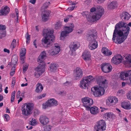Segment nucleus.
<instances>
[{"label": "nucleus", "mask_w": 131, "mask_h": 131, "mask_svg": "<svg viewBox=\"0 0 131 131\" xmlns=\"http://www.w3.org/2000/svg\"><path fill=\"white\" fill-rule=\"evenodd\" d=\"M101 69L104 72L107 73L111 71L112 67L110 63H104L102 64Z\"/></svg>", "instance_id": "obj_12"}, {"label": "nucleus", "mask_w": 131, "mask_h": 131, "mask_svg": "<svg viewBox=\"0 0 131 131\" xmlns=\"http://www.w3.org/2000/svg\"><path fill=\"white\" fill-rule=\"evenodd\" d=\"M83 105L86 108H90L93 104V100L88 97H85L82 99Z\"/></svg>", "instance_id": "obj_10"}, {"label": "nucleus", "mask_w": 131, "mask_h": 131, "mask_svg": "<svg viewBox=\"0 0 131 131\" xmlns=\"http://www.w3.org/2000/svg\"><path fill=\"white\" fill-rule=\"evenodd\" d=\"M118 4L115 1H113L109 3L108 5V8L110 9H115L117 7Z\"/></svg>", "instance_id": "obj_27"}, {"label": "nucleus", "mask_w": 131, "mask_h": 131, "mask_svg": "<svg viewBox=\"0 0 131 131\" xmlns=\"http://www.w3.org/2000/svg\"><path fill=\"white\" fill-rule=\"evenodd\" d=\"M51 107L48 101L45 103H44L42 105V108L43 109L47 108L48 107Z\"/></svg>", "instance_id": "obj_38"}, {"label": "nucleus", "mask_w": 131, "mask_h": 131, "mask_svg": "<svg viewBox=\"0 0 131 131\" xmlns=\"http://www.w3.org/2000/svg\"><path fill=\"white\" fill-rule=\"evenodd\" d=\"M26 53V50L25 48H22L20 52V56H25Z\"/></svg>", "instance_id": "obj_41"}, {"label": "nucleus", "mask_w": 131, "mask_h": 131, "mask_svg": "<svg viewBox=\"0 0 131 131\" xmlns=\"http://www.w3.org/2000/svg\"><path fill=\"white\" fill-rule=\"evenodd\" d=\"M68 26H65L64 27V30H65L68 34L71 32L73 30V28L74 27V25L71 23H69L68 24Z\"/></svg>", "instance_id": "obj_21"}, {"label": "nucleus", "mask_w": 131, "mask_h": 131, "mask_svg": "<svg viewBox=\"0 0 131 131\" xmlns=\"http://www.w3.org/2000/svg\"><path fill=\"white\" fill-rule=\"evenodd\" d=\"M34 113L36 115H37L40 112L38 110H34Z\"/></svg>", "instance_id": "obj_61"}, {"label": "nucleus", "mask_w": 131, "mask_h": 131, "mask_svg": "<svg viewBox=\"0 0 131 131\" xmlns=\"http://www.w3.org/2000/svg\"><path fill=\"white\" fill-rule=\"evenodd\" d=\"M74 74L75 80H78L82 77L83 71L79 67H77L74 71Z\"/></svg>", "instance_id": "obj_13"}, {"label": "nucleus", "mask_w": 131, "mask_h": 131, "mask_svg": "<svg viewBox=\"0 0 131 131\" xmlns=\"http://www.w3.org/2000/svg\"><path fill=\"white\" fill-rule=\"evenodd\" d=\"M60 51V47L58 44H55L48 51L49 55L54 56L58 54Z\"/></svg>", "instance_id": "obj_9"}, {"label": "nucleus", "mask_w": 131, "mask_h": 131, "mask_svg": "<svg viewBox=\"0 0 131 131\" xmlns=\"http://www.w3.org/2000/svg\"><path fill=\"white\" fill-rule=\"evenodd\" d=\"M121 106L124 108L126 110H129L131 108V105L129 102H124L121 104Z\"/></svg>", "instance_id": "obj_26"}, {"label": "nucleus", "mask_w": 131, "mask_h": 131, "mask_svg": "<svg viewBox=\"0 0 131 131\" xmlns=\"http://www.w3.org/2000/svg\"><path fill=\"white\" fill-rule=\"evenodd\" d=\"M106 124L105 121L101 120L97 121L94 127V131H104L106 128Z\"/></svg>", "instance_id": "obj_5"}, {"label": "nucleus", "mask_w": 131, "mask_h": 131, "mask_svg": "<svg viewBox=\"0 0 131 131\" xmlns=\"http://www.w3.org/2000/svg\"><path fill=\"white\" fill-rule=\"evenodd\" d=\"M123 63L127 67H131V54H127L123 57Z\"/></svg>", "instance_id": "obj_11"}, {"label": "nucleus", "mask_w": 131, "mask_h": 131, "mask_svg": "<svg viewBox=\"0 0 131 131\" xmlns=\"http://www.w3.org/2000/svg\"><path fill=\"white\" fill-rule=\"evenodd\" d=\"M68 34L65 30L62 31L61 33L60 39L61 40L63 39L65 37L68 35Z\"/></svg>", "instance_id": "obj_33"}, {"label": "nucleus", "mask_w": 131, "mask_h": 131, "mask_svg": "<svg viewBox=\"0 0 131 131\" xmlns=\"http://www.w3.org/2000/svg\"><path fill=\"white\" fill-rule=\"evenodd\" d=\"M20 91H18L17 92L16 96L17 99L19 98V96H20Z\"/></svg>", "instance_id": "obj_56"}, {"label": "nucleus", "mask_w": 131, "mask_h": 131, "mask_svg": "<svg viewBox=\"0 0 131 131\" xmlns=\"http://www.w3.org/2000/svg\"><path fill=\"white\" fill-rule=\"evenodd\" d=\"M75 7V6H73L72 7H69L68 8V9L71 11H72L74 9Z\"/></svg>", "instance_id": "obj_60"}, {"label": "nucleus", "mask_w": 131, "mask_h": 131, "mask_svg": "<svg viewBox=\"0 0 131 131\" xmlns=\"http://www.w3.org/2000/svg\"><path fill=\"white\" fill-rule=\"evenodd\" d=\"M51 12L49 10H46L42 15V20L43 21L45 22L49 19V17Z\"/></svg>", "instance_id": "obj_19"}, {"label": "nucleus", "mask_w": 131, "mask_h": 131, "mask_svg": "<svg viewBox=\"0 0 131 131\" xmlns=\"http://www.w3.org/2000/svg\"><path fill=\"white\" fill-rule=\"evenodd\" d=\"M51 107L57 106L58 102L54 99H50L48 100Z\"/></svg>", "instance_id": "obj_28"}, {"label": "nucleus", "mask_w": 131, "mask_h": 131, "mask_svg": "<svg viewBox=\"0 0 131 131\" xmlns=\"http://www.w3.org/2000/svg\"><path fill=\"white\" fill-rule=\"evenodd\" d=\"M97 80V83L99 87H94L93 88L95 90L94 92V95L95 97L100 96L104 94L105 93V88L107 86V81L105 78L102 77L99 78Z\"/></svg>", "instance_id": "obj_2"}, {"label": "nucleus", "mask_w": 131, "mask_h": 131, "mask_svg": "<svg viewBox=\"0 0 131 131\" xmlns=\"http://www.w3.org/2000/svg\"><path fill=\"white\" fill-rule=\"evenodd\" d=\"M36 86L35 91L37 93L40 92L43 89L42 85L40 83H37L36 85Z\"/></svg>", "instance_id": "obj_29"}, {"label": "nucleus", "mask_w": 131, "mask_h": 131, "mask_svg": "<svg viewBox=\"0 0 131 131\" xmlns=\"http://www.w3.org/2000/svg\"><path fill=\"white\" fill-rule=\"evenodd\" d=\"M28 68V65H27L26 67L24 66L23 68V71H27Z\"/></svg>", "instance_id": "obj_64"}, {"label": "nucleus", "mask_w": 131, "mask_h": 131, "mask_svg": "<svg viewBox=\"0 0 131 131\" xmlns=\"http://www.w3.org/2000/svg\"><path fill=\"white\" fill-rule=\"evenodd\" d=\"M124 93V91L122 90H119L118 91L117 93V95L118 96H120L122 95Z\"/></svg>", "instance_id": "obj_48"}, {"label": "nucleus", "mask_w": 131, "mask_h": 131, "mask_svg": "<svg viewBox=\"0 0 131 131\" xmlns=\"http://www.w3.org/2000/svg\"><path fill=\"white\" fill-rule=\"evenodd\" d=\"M45 64L44 63L42 65H40L35 68V70L38 72L42 74L45 71Z\"/></svg>", "instance_id": "obj_25"}, {"label": "nucleus", "mask_w": 131, "mask_h": 131, "mask_svg": "<svg viewBox=\"0 0 131 131\" xmlns=\"http://www.w3.org/2000/svg\"><path fill=\"white\" fill-rule=\"evenodd\" d=\"M25 37L27 39L26 43L29 44L30 42V36L28 32L26 33Z\"/></svg>", "instance_id": "obj_42"}, {"label": "nucleus", "mask_w": 131, "mask_h": 131, "mask_svg": "<svg viewBox=\"0 0 131 131\" xmlns=\"http://www.w3.org/2000/svg\"><path fill=\"white\" fill-rule=\"evenodd\" d=\"M36 120L34 118H32L31 121L29 122V124L32 126H34L36 124Z\"/></svg>", "instance_id": "obj_46"}, {"label": "nucleus", "mask_w": 131, "mask_h": 131, "mask_svg": "<svg viewBox=\"0 0 131 131\" xmlns=\"http://www.w3.org/2000/svg\"><path fill=\"white\" fill-rule=\"evenodd\" d=\"M130 17V15L126 12H123L121 15V18L125 20H129Z\"/></svg>", "instance_id": "obj_23"}, {"label": "nucleus", "mask_w": 131, "mask_h": 131, "mask_svg": "<svg viewBox=\"0 0 131 131\" xmlns=\"http://www.w3.org/2000/svg\"><path fill=\"white\" fill-rule=\"evenodd\" d=\"M52 126L50 125H46L44 127L43 131H50L52 128Z\"/></svg>", "instance_id": "obj_40"}, {"label": "nucleus", "mask_w": 131, "mask_h": 131, "mask_svg": "<svg viewBox=\"0 0 131 131\" xmlns=\"http://www.w3.org/2000/svg\"><path fill=\"white\" fill-rule=\"evenodd\" d=\"M90 111L91 114L94 115L98 113L99 111L98 108L96 106L91 107L90 109Z\"/></svg>", "instance_id": "obj_31"}, {"label": "nucleus", "mask_w": 131, "mask_h": 131, "mask_svg": "<svg viewBox=\"0 0 131 131\" xmlns=\"http://www.w3.org/2000/svg\"><path fill=\"white\" fill-rule=\"evenodd\" d=\"M41 74H42L39 73L36 71L35 73V77L37 78L39 77L40 75H41Z\"/></svg>", "instance_id": "obj_54"}, {"label": "nucleus", "mask_w": 131, "mask_h": 131, "mask_svg": "<svg viewBox=\"0 0 131 131\" xmlns=\"http://www.w3.org/2000/svg\"><path fill=\"white\" fill-rule=\"evenodd\" d=\"M118 102V100L115 96H110L108 97L106 100V105L109 106L115 105Z\"/></svg>", "instance_id": "obj_7"}, {"label": "nucleus", "mask_w": 131, "mask_h": 131, "mask_svg": "<svg viewBox=\"0 0 131 131\" xmlns=\"http://www.w3.org/2000/svg\"><path fill=\"white\" fill-rule=\"evenodd\" d=\"M50 70L52 71H54L57 69V65L54 63L51 64L50 66Z\"/></svg>", "instance_id": "obj_36"}, {"label": "nucleus", "mask_w": 131, "mask_h": 131, "mask_svg": "<svg viewBox=\"0 0 131 131\" xmlns=\"http://www.w3.org/2000/svg\"><path fill=\"white\" fill-rule=\"evenodd\" d=\"M81 14L84 17H86L88 21H91L90 19L91 17V15H90V12H89L88 11H85L83 12ZM90 14L91 13H90Z\"/></svg>", "instance_id": "obj_30"}, {"label": "nucleus", "mask_w": 131, "mask_h": 131, "mask_svg": "<svg viewBox=\"0 0 131 131\" xmlns=\"http://www.w3.org/2000/svg\"><path fill=\"white\" fill-rule=\"evenodd\" d=\"M79 43L77 42H71L69 46L70 50L72 52L75 51L79 48Z\"/></svg>", "instance_id": "obj_15"}, {"label": "nucleus", "mask_w": 131, "mask_h": 131, "mask_svg": "<svg viewBox=\"0 0 131 131\" xmlns=\"http://www.w3.org/2000/svg\"><path fill=\"white\" fill-rule=\"evenodd\" d=\"M6 27L5 25L2 24L0 25V30H5Z\"/></svg>", "instance_id": "obj_53"}, {"label": "nucleus", "mask_w": 131, "mask_h": 131, "mask_svg": "<svg viewBox=\"0 0 131 131\" xmlns=\"http://www.w3.org/2000/svg\"><path fill=\"white\" fill-rule=\"evenodd\" d=\"M20 62L22 63H23L24 62V59L25 57V56H20Z\"/></svg>", "instance_id": "obj_52"}, {"label": "nucleus", "mask_w": 131, "mask_h": 131, "mask_svg": "<svg viewBox=\"0 0 131 131\" xmlns=\"http://www.w3.org/2000/svg\"><path fill=\"white\" fill-rule=\"evenodd\" d=\"M53 30H49L46 29L43 30L42 31L43 34L46 36L42 39V43L45 47H48L49 45L53 41L54 38V36L53 35Z\"/></svg>", "instance_id": "obj_3"}, {"label": "nucleus", "mask_w": 131, "mask_h": 131, "mask_svg": "<svg viewBox=\"0 0 131 131\" xmlns=\"http://www.w3.org/2000/svg\"><path fill=\"white\" fill-rule=\"evenodd\" d=\"M111 61L112 63L116 64H119V63H118V62L117 60L114 57L112 59Z\"/></svg>", "instance_id": "obj_47"}, {"label": "nucleus", "mask_w": 131, "mask_h": 131, "mask_svg": "<svg viewBox=\"0 0 131 131\" xmlns=\"http://www.w3.org/2000/svg\"><path fill=\"white\" fill-rule=\"evenodd\" d=\"M105 115L108 118H112L115 117V115L112 112H107L106 113Z\"/></svg>", "instance_id": "obj_39"}, {"label": "nucleus", "mask_w": 131, "mask_h": 131, "mask_svg": "<svg viewBox=\"0 0 131 131\" xmlns=\"http://www.w3.org/2000/svg\"><path fill=\"white\" fill-rule=\"evenodd\" d=\"M33 107L32 103H29L27 104L22 110V114L25 116H28L31 113V111Z\"/></svg>", "instance_id": "obj_8"}, {"label": "nucleus", "mask_w": 131, "mask_h": 131, "mask_svg": "<svg viewBox=\"0 0 131 131\" xmlns=\"http://www.w3.org/2000/svg\"><path fill=\"white\" fill-rule=\"evenodd\" d=\"M82 57L85 61H86L90 59L91 56L89 52L85 51L82 54Z\"/></svg>", "instance_id": "obj_22"}, {"label": "nucleus", "mask_w": 131, "mask_h": 131, "mask_svg": "<svg viewBox=\"0 0 131 131\" xmlns=\"http://www.w3.org/2000/svg\"><path fill=\"white\" fill-rule=\"evenodd\" d=\"M46 57V53L45 51H43L42 52L38 58V62L40 63H42L45 59V58Z\"/></svg>", "instance_id": "obj_20"}, {"label": "nucleus", "mask_w": 131, "mask_h": 131, "mask_svg": "<svg viewBox=\"0 0 131 131\" xmlns=\"http://www.w3.org/2000/svg\"><path fill=\"white\" fill-rule=\"evenodd\" d=\"M61 24L60 22H57L55 25V29H57L60 28Z\"/></svg>", "instance_id": "obj_45"}, {"label": "nucleus", "mask_w": 131, "mask_h": 131, "mask_svg": "<svg viewBox=\"0 0 131 131\" xmlns=\"http://www.w3.org/2000/svg\"><path fill=\"white\" fill-rule=\"evenodd\" d=\"M73 17V16L72 15H67L64 18V21L65 23L68 22L70 18H72Z\"/></svg>", "instance_id": "obj_43"}, {"label": "nucleus", "mask_w": 131, "mask_h": 131, "mask_svg": "<svg viewBox=\"0 0 131 131\" xmlns=\"http://www.w3.org/2000/svg\"><path fill=\"white\" fill-rule=\"evenodd\" d=\"M101 51L106 56H109L111 55L112 54L111 51L105 47H104L102 48Z\"/></svg>", "instance_id": "obj_24"}, {"label": "nucleus", "mask_w": 131, "mask_h": 131, "mask_svg": "<svg viewBox=\"0 0 131 131\" xmlns=\"http://www.w3.org/2000/svg\"><path fill=\"white\" fill-rule=\"evenodd\" d=\"M13 67L12 68V69L11 71H14L15 72V68L16 67V65H13Z\"/></svg>", "instance_id": "obj_63"}, {"label": "nucleus", "mask_w": 131, "mask_h": 131, "mask_svg": "<svg viewBox=\"0 0 131 131\" xmlns=\"http://www.w3.org/2000/svg\"><path fill=\"white\" fill-rule=\"evenodd\" d=\"M16 40L14 39L13 40L10 45V48L11 49L13 50L16 47Z\"/></svg>", "instance_id": "obj_37"}, {"label": "nucleus", "mask_w": 131, "mask_h": 131, "mask_svg": "<svg viewBox=\"0 0 131 131\" xmlns=\"http://www.w3.org/2000/svg\"><path fill=\"white\" fill-rule=\"evenodd\" d=\"M16 13V16H17V19H18V11L17 9H15Z\"/></svg>", "instance_id": "obj_62"}, {"label": "nucleus", "mask_w": 131, "mask_h": 131, "mask_svg": "<svg viewBox=\"0 0 131 131\" xmlns=\"http://www.w3.org/2000/svg\"><path fill=\"white\" fill-rule=\"evenodd\" d=\"M45 96L46 94H43L42 95H40L39 96H38L37 98L38 99H41L42 98L45 97Z\"/></svg>", "instance_id": "obj_55"}, {"label": "nucleus", "mask_w": 131, "mask_h": 131, "mask_svg": "<svg viewBox=\"0 0 131 131\" xmlns=\"http://www.w3.org/2000/svg\"><path fill=\"white\" fill-rule=\"evenodd\" d=\"M3 51L4 52H7L8 54H9L10 53L9 50L8 49H7L6 48H4L3 50Z\"/></svg>", "instance_id": "obj_58"}, {"label": "nucleus", "mask_w": 131, "mask_h": 131, "mask_svg": "<svg viewBox=\"0 0 131 131\" xmlns=\"http://www.w3.org/2000/svg\"><path fill=\"white\" fill-rule=\"evenodd\" d=\"M117 60V61L118 62V63H121L122 62V63H123V58L122 57V56L118 54L116 55L115 57H114Z\"/></svg>", "instance_id": "obj_35"}, {"label": "nucleus", "mask_w": 131, "mask_h": 131, "mask_svg": "<svg viewBox=\"0 0 131 131\" xmlns=\"http://www.w3.org/2000/svg\"><path fill=\"white\" fill-rule=\"evenodd\" d=\"M89 84L84 79H82L80 81V86L82 89H84L88 88Z\"/></svg>", "instance_id": "obj_17"}, {"label": "nucleus", "mask_w": 131, "mask_h": 131, "mask_svg": "<svg viewBox=\"0 0 131 131\" xmlns=\"http://www.w3.org/2000/svg\"><path fill=\"white\" fill-rule=\"evenodd\" d=\"M4 116L6 121H8L10 119V117L8 114H5L4 115Z\"/></svg>", "instance_id": "obj_51"}, {"label": "nucleus", "mask_w": 131, "mask_h": 131, "mask_svg": "<svg viewBox=\"0 0 131 131\" xmlns=\"http://www.w3.org/2000/svg\"><path fill=\"white\" fill-rule=\"evenodd\" d=\"M10 11L9 8L7 6L3 7L0 10V16H6Z\"/></svg>", "instance_id": "obj_14"}, {"label": "nucleus", "mask_w": 131, "mask_h": 131, "mask_svg": "<svg viewBox=\"0 0 131 131\" xmlns=\"http://www.w3.org/2000/svg\"><path fill=\"white\" fill-rule=\"evenodd\" d=\"M129 74H131V71L128 70L127 71L122 72L120 74L119 78L121 79L124 80L126 79L129 76Z\"/></svg>", "instance_id": "obj_16"}, {"label": "nucleus", "mask_w": 131, "mask_h": 131, "mask_svg": "<svg viewBox=\"0 0 131 131\" xmlns=\"http://www.w3.org/2000/svg\"><path fill=\"white\" fill-rule=\"evenodd\" d=\"M0 33L1 36L3 37H5L6 36V30L1 31Z\"/></svg>", "instance_id": "obj_50"}, {"label": "nucleus", "mask_w": 131, "mask_h": 131, "mask_svg": "<svg viewBox=\"0 0 131 131\" xmlns=\"http://www.w3.org/2000/svg\"><path fill=\"white\" fill-rule=\"evenodd\" d=\"M39 121L41 124L43 125H46L49 122V118L45 116L41 115L40 116Z\"/></svg>", "instance_id": "obj_18"}, {"label": "nucleus", "mask_w": 131, "mask_h": 131, "mask_svg": "<svg viewBox=\"0 0 131 131\" xmlns=\"http://www.w3.org/2000/svg\"><path fill=\"white\" fill-rule=\"evenodd\" d=\"M105 0H96L97 2L99 4H101L103 3Z\"/></svg>", "instance_id": "obj_59"}, {"label": "nucleus", "mask_w": 131, "mask_h": 131, "mask_svg": "<svg viewBox=\"0 0 131 131\" xmlns=\"http://www.w3.org/2000/svg\"><path fill=\"white\" fill-rule=\"evenodd\" d=\"M86 37L87 40L89 41V49L91 50H92L97 48L98 46V43L96 40L97 37L96 31H94V34L88 35Z\"/></svg>", "instance_id": "obj_4"}, {"label": "nucleus", "mask_w": 131, "mask_h": 131, "mask_svg": "<svg viewBox=\"0 0 131 131\" xmlns=\"http://www.w3.org/2000/svg\"><path fill=\"white\" fill-rule=\"evenodd\" d=\"M84 79L87 81L89 84H90L91 82H93L94 79V78L91 75L87 76Z\"/></svg>", "instance_id": "obj_34"}, {"label": "nucleus", "mask_w": 131, "mask_h": 131, "mask_svg": "<svg viewBox=\"0 0 131 131\" xmlns=\"http://www.w3.org/2000/svg\"><path fill=\"white\" fill-rule=\"evenodd\" d=\"M18 61V58L16 55H13L12 58V65H16Z\"/></svg>", "instance_id": "obj_32"}, {"label": "nucleus", "mask_w": 131, "mask_h": 131, "mask_svg": "<svg viewBox=\"0 0 131 131\" xmlns=\"http://www.w3.org/2000/svg\"><path fill=\"white\" fill-rule=\"evenodd\" d=\"M15 92V91H13L12 93V95L11 97V102L12 103L13 102L14 100Z\"/></svg>", "instance_id": "obj_44"}, {"label": "nucleus", "mask_w": 131, "mask_h": 131, "mask_svg": "<svg viewBox=\"0 0 131 131\" xmlns=\"http://www.w3.org/2000/svg\"><path fill=\"white\" fill-rule=\"evenodd\" d=\"M97 8H96L94 7H93L91 8L90 9V11L91 12H94L96 11Z\"/></svg>", "instance_id": "obj_57"}, {"label": "nucleus", "mask_w": 131, "mask_h": 131, "mask_svg": "<svg viewBox=\"0 0 131 131\" xmlns=\"http://www.w3.org/2000/svg\"><path fill=\"white\" fill-rule=\"evenodd\" d=\"M126 96L128 100H131V90L128 92Z\"/></svg>", "instance_id": "obj_49"}, {"label": "nucleus", "mask_w": 131, "mask_h": 131, "mask_svg": "<svg viewBox=\"0 0 131 131\" xmlns=\"http://www.w3.org/2000/svg\"><path fill=\"white\" fill-rule=\"evenodd\" d=\"M104 13V9L102 7L98 6L97 7L96 12L92 16V18L93 20H97L99 19Z\"/></svg>", "instance_id": "obj_6"}, {"label": "nucleus", "mask_w": 131, "mask_h": 131, "mask_svg": "<svg viewBox=\"0 0 131 131\" xmlns=\"http://www.w3.org/2000/svg\"><path fill=\"white\" fill-rule=\"evenodd\" d=\"M131 22L128 24L123 22L118 23L115 25L112 39L116 43L119 44L123 42L126 39L129 33Z\"/></svg>", "instance_id": "obj_1"}]
</instances>
